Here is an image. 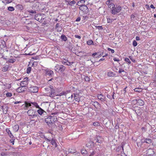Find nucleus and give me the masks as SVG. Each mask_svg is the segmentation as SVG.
I'll return each instance as SVG.
<instances>
[{
    "label": "nucleus",
    "instance_id": "nucleus-1",
    "mask_svg": "<svg viewBox=\"0 0 156 156\" xmlns=\"http://www.w3.org/2000/svg\"><path fill=\"white\" fill-rule=\"evenodd\" d=\"M114 1V0H108V6L111 9L112 14H115L120 11L122 8L119 6H117L116 5L115 7V6L113 3Z\"/></svg>",
    "mask_w": 156,
    "mask_h": 156
},
{
    "label": "nucleus",
    "instance_id": "nucleus-2",
    "mask_svg": "<svg viewBox=\"0 0 156 156\" xmlns=\"http://www.w3.org/2000/svg\"><path fill=\"white\" fill-rule=\"evenodd\" d=\"M66 68L63 65H62L57 64L55 67V70L58 73H62L66 70Z\"/></svg>",
    "mask_w": 156,
    "mask_h": 156
},
{
    "label": "nucleus",
    "instance_id": "nucleus-3",
    "mask_svg": "<svg viewBox=\"0 0 156 156\" xmlns=\"http://www.w3.org/2000/svg\"><path fill=\"white\" fill-rule=\"evenodd\" d=\"M27 114L29 116H32L33 117L37 116L38 115L36 110L32 109L29 110L27 112Z\"/></svg>",
    "mask_w": 156,
    "mask_h": 156
},
{
    "label": "nucleus",
    "instance_id": "nucleus-4",
    "mask_svg": "<svg viewBox=\"0 0 156 156\" xmlns=\"http://www.w3.org/2000/svg\"><path fill=\"white\" fill-rule=\"evenodd\" d=\"M38 88L36 86H31L28 89V91L32 93H36L37 92Z\"/></svg>",
    "mask_w": 156,
    "mask_h": 156
},
{
    "label": "nucleus",
    "instance_id": "nucleus-5",
    "mask_svg": "<svg viewBox=\"0 0 156 156\" xmlns=\"http://www.w3.org/2000/svg\"><path fill=\"white\" fill-rule=\"evenodd\" d=\"M80 9L85 14H87L89 12V9L85 5L80 6Z\"/></svg>",
    "mask_w": 156,
    "mask_h": 156
},
{
    "label": "nucleus",
    "instance_id": "nucleus-6",
    "mask_svg": "<svg viewBox=\"0 0 156 156\" xmlns=\"http://www.w3.org/2000/svg\"><path fill=\"white\" fill-rule=\"evenodd\" d=\"M133 103L137 104V105L143 106L144 104V101L141 99H135L132 101Z\"/></svg>",
    "mask_w": 156,
    "mask_h": 156
},
{
    "label": "nucleus",
    "instance_id": "nucleus-7",
    "mask_svg": "<svg viewBox=\"0 0 156 156\" xmlns=\"http://www.w3.org/2000/svg\"><path fill=\"white\" fill-rule=\"evenodd\" d=\"M45 121L49 126H51L53 124L52 122L51 116H49L48 118H46L45 119Z\"/></svg>",
    "mask_w": 156,
    "mask_h": 156
},
{
    "label": "nucleus",
    "instance_id": "nucleus-8",
    "mask_svg": "<svg viewBox=\"0 0 156 156\" xmlns=\"http://www.w3.org/2000/svg\"><path fill=\"white\" fill-rule=\"evenodd\" d=\"M45 72V75L50 77H52L54 75L53 72L50 69H44Z\"/></svg>",
    "mask_w": 156,
    "mask_h": 156
},
{
    "label": "nucleus",
    "instance_id": "nucleus-9",
    "mask_svg": "<svg viewBox=\"0 0 156 156\" xmlns=\"http://www.w3.org/2000/svg\"><path fill=\"white\" fill-rule=\"evenodd\" d=\"M49 88L50 90L51 93L50 94V97H53L56 94V93L55 91V90L53 88V87L51 86L50 85Z\"/></svg>",
    "mask_w": 156,
    "mask_h": 156
},
{
    "label": "nucleus",
    "instance_id": "nucleus-10",
    "mask_svg": "<svg viewBox=\"0 0 156 156\" xmlns=\"http://www.w3.org/2000/svg\"><path fill=\"white\" fill-rule=\"evenodd\" d=\"M35 19L40 22L42 23L43 22L42 17L40 14H36L35 16Z\"/></svg>",
    "mask_w": 156,
    "mask_h": 156
},
{
    "label": "nucleus",
    "instance_id": "nucleus-11",
    "mask_svg": "<svg viewBox=\"0 0 156 156\" xmlns=\"http://www.w3.org/2000/svg\"><path fill=\"white\" fill-rule=\"evenodd\" d=\"M1 108L3 110V113L5 114L7 113L8 109L9 108V107L5 105L2 106Z\"/></svg>",
    "mask_w": 156,
    "mask_h": 156
},
{
    "label": "nucleus",
    "instance_id": "nucleus-12",
    "mask_svg": "<svg viewBox=\"0 0 156 156\" xmlns=\"http://www.w3.org/2000/svg\"><path fill=\"white\" fill-rule=\"evenodd\" d=\"M31 102L30 101H25V107L24 109H27L31 105Z\"/></svg>",
    "mask_w": 156,
    "mask_h": 156
},
{
    "label": "nucleus",
    "instance_id": "nucleus-13",
    "mask_svg": "<svg viewBox=\"0 0 156 156\" xmlns=\"http://www.w3.org/2000/svg\"><path fill=\"white\" fill-rule=\"evenodd\" d=\"M94 140H95L98 143H101L102 140V138L99 136H96L94 138Z\"/></svg>",
    "mask_w": 156,
    "mask_h": 156
},
{
    "label": "nucleus",
    "instance_id": "nucleus-14",
    "mask_svg": "<svg viewBox=\"0 0 156 156\" xmlns=\"http://www.w3.org/2000/svg\"><path fill=\"white\" fill-rule=\"evenodd\" d=\"M39 109L37 110V112L38 114L40 115H42L43 113L44 112L46 113V112L42 108H41L40 107L39 108H38Z\"/></svg>",
    "mask_w": 156,
    "mask_h": 156
},
{
    "label": "nucleus",
    "instance_id": "nucleus-15",
    "mask_svg": "<svg viewBox=\"0 0 156 156\" xmlns=\"http://www.w3.org/2000/svg\"><path fill=\"white\" fill-rule=\"evenodd\" d=\"M9 66L8 65H4L2 69V71L3 72H6L7 71L9 70Z\"/></svg>",
    "mask_w": 156,
    "mask_h": 156
},
{
    "label": "nucleus",
    "instance_id": "nucleus-16",
    "mask_svg": "<svg viewBox=\"0 0 156 156\" xmlns=\"http://www.w3.org/2000/svg\"><path fill=\"white\" fill-rule=\"evenodd\" d=\"M50 143L53 146H55V147H57V144L55 140L54 139L52 138L51 140V142H50Z\"/></svg>",
    "mask_w": 156,
    "mask_h": 156
},
{
    "label": "nucleus",
    "instance_id": "nucleus-17",
    "mask_svg": "<svg viewBox=\"0 0 156 156\" xmlns=\"http://www.w3.org/2000/svg\"><path fill=\"white\" fill-rule=\"evenodd\" d=\"M98 98L99 99H100L101 101H105V97L104 96L102 95L101 94L98 95Z\"/></svg>",
    "mask_w": 156,
    "mask_h": 156
},
{
    "label": "nucleus",
    "instance_id": "nucleus-18",
    "mask_svg": "<svg viewBox=\"0 0 156 156\" xmlns=\"http://www.w3.org/2000/svg\"><path fill=\"white\" fill-rule=\"evenodd\" d=\"M73 98H74V100H75V101L79 102L80 100V98H79V95L76 94H74V96H73Z\"/></svg>",
    "mask_w": 156,
    "mask_h": 156
},
{
    "label": "nucleus",
    "instance_id": "nucleus-19",
    "mask_svg": "<svg viewBox=\"0 0 156 156\" xmlns=\"http://www.w3.org/2000/svg\"><path fill=\"white\" fill-rule=\"evenodd\" d=\"M22 87L21 86L18 87L16 90L17 92L18 93H22L25 91L24 89H23V87Z\"/></svg>",
    "mask_w": 156,
    "mask_h": 156
},
{
    "label": "nucleus",
    "instance_id": "nucleus-20",
    "mask_svg": "<svg viewBox=\"0 0 156 156\" xmlns=\"http://www.w3.org/2000/svg\"><path fill=\"white\" fill-rule=\"evenodd\" d=\"M28 84V83L27 82V81L26 80H23L20 83V86H21L22 87H25L26 85H27Z\"/></svg>",
    "mask_w": 156,
    "mask_h": 156
},
{
    "label": "nucleus",
    "instance_id": "nucleus-21",
    "mask_svg": "<svg viewBox=\"0 0 156 156\" xmlns=\"http://www.w3.org/2000/svg\"><path fill=\"white\" fill-rule=\"evenodd\" d=\"M6 131L8 133L9 136L11 138H12L13 137V136L12 135L9 129H6Z\"/></svg>",
    "mask_w": 156,
    "mask_h": 156
},
{
    "label": "nucleus",
    "instance_id": "nucleus-22",
    "mask_svg": "<svg viewBox=\"0 0 156 156\" xmlns=\"http://www.w3.org/2000/svg\"><path fill=\"white\" fill-rule=\"evenodd\" d=\"M85 2V1L84 0H80L77 2V5L80 6L83 5V4Z\"/></svg>",
    "mask_w": 156,
    "mask_h": 156
},
{
    "label": "nucleus",
    "instance_id": "nucleus-23",
    "mask_svg": "<svg viewBox=\"0 0 156 156\" xmlns=\"http://www.w3.org/2000/svg\"><path fill=\"white\" fill-rule=\"evenodd\" d=\"M92 56L94 58H97L101 56V54L99 53H94L92 54Z\"/></svg>",
    "mask_w": 156,
    "mask_h": 156
},
{
    "label": "nucleus",
    "instance_id": "nucleus-24",
    "mask_svg": "<svg viewBox=\"0 0 156 156\" xmlns=\"http://www.w3.org/2000/svg\"><path fill=\"white\" fill-rule=\"evenodd\" d=\"M91 103L96 108H98V106L99 105L98 103L96 101H92Z\"/></svg>",
    "mask_w": 156,
    "mask_h": 156
},
{
    "label": "nucleus",
    "instance_id": "nucleus-25",
    "mask_svg": "<svg viewBox=\"0 0 156 156\" xmlns=\"http://www.w3.org/2000/svg\"><path fill=\"white\" fill-rule=\"evenodd\" d=\"M51 118L52 119V122L53 124H54V122L57 121V118L56 116H51Z\"/></svg>",
    "mask_w": 156,
    "mask_h": 156
},
{
    "label": "nucleus",
    "instance_id": "nucleus-26",
    "mask_svg": "<svg viewBox=\"0 0 156 156\" xmlns=\"http://www.w3.org/2000/svg\"><path fill=\"white\" fill-rule=\"evenodd\" d=\"M119 148L122 149V151H121V156H125L126 155L125 154L124 152V149L123 146H122L120 147H119Z\"/></svg>",
    "mask_w": 156,
    "mask_h": 156
},
{
    "label": "nucleus",
    "instance_id": "nucleus-27",
    "mask_svg": "<svg viewBox=\"0 0 156 156\" xmlns=\"http://www.w3.org/2000/svg\"><path fill=\"white\" fill-rule=\"evenodd\" d=\"M61 39L64 41H66L67 40V37L65 35L62 34L61 36Z\"/></svg>",
    "mask_w": 156,
    "mask_h": 156
},
{
    "label": "nucleus",
    "instance_id": "nucleus-28",
    "mask_svg": "<svg viewBox=\"0 0 156 156\" xmlns=\"http://www.w3.org/2000/svg\"><path fill=\"white\" fill-rule=\"evenodd\" d=\"M19 126L18 125H15L13 127L14 130L16 132L19 129Z\"/></svg>",
    "mask_w": 156,
    "mask_h": 156
},
{
    "label": "nucleus",
    "instance_id": "nucleus-29",
    "mask_svg": "<svg viewBox=\"0 0 156 156\" xmlns=\"http://www.w3.org/2000/svg\"><path fill=\"white\" fill-rule=\"evenodd\" d=\"M144 142L148 144H151L152 142V140L151 139L146 138L144 140Z\"/></svg>",
    "mask_w": 156,
    "mask_h": 156
},
{
    "label": "nucleus",
    "instance_id": "nucleus-30",
    "mask_svg": "<svg viewBox=\"0 0 156 156\" xmlns=\"http://www.w3.org/2000/svg\"><path fill=\"white\" fill-rule=\"evenodd\" d=\"M12 1V0H4L2 2L5 4H6L11 3Z\"/></svg>",
    "mask_w": 156,
    "mask_h": 156
},
{
    "label": "nucleus",
    "instance_id": "nucleus-31",
    "mask_svg": "<svg viewBox=\"0 0 156 156\" xmlns=\"http://www.w3.org/2000/svg\"><path fill=\"white\" fill-rule=\"evenodd\" d=\"M55 150L57 151L60 152L62 149V148L60 146H58L56 147H55Z\"/></svg>",
    "mask_w": 156,
    "mask_h": 156
},
{
    "label": "nucleus",
    "instance_id": "nucleus-32",
    "mask_svg": "<svg viewBox=\"0 0 156 156\" xmlns=\"http://www.w3.org/2000/svg\"><path fill=\"white\" fill-rule=\"evenodd\" d=\"M62 104L60 102L56 103L55 104V107H57L58 108H60Z\"/></svg>",
    "mask_w": 156,
    "mask_h": 156
},
{
    "label": "nucleus",
    "instance_id": "nucleus-33",
    "mask_svg": "<svg viewBox=\"0 0 156 156\" xmlns=\"http://www.w3.org/2000/svg\"><path fill=\"white\" fill-rule=\"evenodd\" d=\"M32 105H34L36 108H39L40 107L38 105V104L36 102H31Z\"/></svg>",
    "mask_w": 156,
    "mask_h": 156
},
{
    "label": "nucleus",
    "instance_id": "nucleus-34",
    "mask_svg": "<svg viewBox=\"0 0 156 156\" xmlns=\"http://www.w3.org/2000/svg\"><path fill=\"white\" fill-rule=\"evenodd\" d=\"M7 10L9 11H12L15 10L14 8L12 6H9L7 8Z\"/></svg>",
    "mask_w": 156,
    "mask_h": 156
},
{
    "label": "nucleus",
    "instance_id": "nucleus-35",
    "mask_svg": "<svg viewBox=\"0 0 156 156\" xmlns=\"http://www.w3.org/2000/svg\"><path fill=\"white\" fill-rule=\"evenodd\" d=\"M16 7L18 9H20V10H22L23 9V7L22 5L20 4H18L16 6Z\"/></svg>",
    "mask_w": 156,
    "mask_h": 156
},
{
    "label": "nucleus",
    "instance_id": "nucleus-36",
    "mask_svg": "<svg viewBox=\"0 0 156 156\" xmlns=\"http://www.w3.org/2000/svg\"><path fill=\"white\" fill-rule=\"evenodd\" d=\"M28 12H29L30 15H33V14H35L36 13L35 11L33 10H29Z\"/></svg>",
    "mask_w": 156,
    "mask_h": 156
},
{
    "label": "nucleus",
    "instance_id": "nucleus-37",
    "mask_svg": "<svg viewBox=\"0 0 156 156\" xmlns=\"http://www.w3.org/2000/svg\"><path fill=\"white\" fill-rule=\"evenodd\" d=\"M61 62L62 64H63L64 65H66L67 62H68V60L66 59H64L62 60Z\"/></svg>",
    "mask_w": 156,
    "mask_h": 156
},
{
    "label": "nucleus",
    "instance_id": "nucleus-38",
    "mask_svg": "<svg viewBox=\"0 0 156 156\" xmlns=\"http://www.w3.org/2000/svg\"><path fill=\"white\" fill-rule=\"evenodd\" d=\"M31 67H28L26 70L27 73L28 74L30 73L31 70Z\"/></svg>",
    "mask_w": 156,
    "mask_h": 156
},
{
    "label": "nucleus",
    "instance_id": "nucleus-39",
    "mask_svg": "<svg viewBox=\"0 0 156 156\" xmlns=\"http://www.w3.org/2000/svg\"><path fill=\"white\" fill-rule=\"evenodd\" d=\"M16 61L15 59H10L8 61V62L9 63H13Z\"/></svg>",
    "mask_w": 156,
    "mask_h": 156
},
{
    "label": "nucleus",
    "instance_id": "nucleus-40",
    "mask_svg": "<svg viewBox=\"0 0 156 156\" xmlns=\"http://www.w3.org/2000/svg\"><path fill=\"white\" fill-rule=\"evenodd\" d=\"M125 62H128V64H130L131 63L130 60L127 58H125Z\"/></svg>",
    "mask_w": 156,
    "mask_h": 156
},
{
    "label": "nucleus",
    "instance_id": "nucleus-41",
    "mask_svg": "<svg viewBox=\"0 0 156 156\" xmlns=\"http://www.w3.org/2000/svg\"><path fill=\"white\" fill-rule=\"evenodd\" d=\"M81 153L82 154H87V151L84 149H82L81 150Z\"/></svg>",
    "mask_w": 156,
    "mask_h": 156
},
{
    "label": "nucleus",
    "instance_id": "nucleus-42",
    "mask_svg": "<svg viewBox=\"0 0 156 156\" xmlns=\"http://www.w3.org/2000/svg\"><path fill=\"white\" fill-rule=\"evenodd\" d=\"M134 90L135 91L137 92H140L141 91V88H135Z\"/></svg>",
    "mask_w": 156,
    "mask_h": 156
},
{
    "label": "nucleus",
    "instance_id": "nucleus-43",
    "mask_svg": "<svg viewBox=\"0 0 156 156\" xmlns=\"http://www.w3.org/2000/svg\"><path fill=\"white\" fill-rule=\"evenodd\" d=\"M114 75V74L112 72H108V76H112Z\"/></svg>",
    "mask_w": 156,
    "mask_h": 156
},
{
    "label": "nucleus",
    "instance_id": "nucleus-44",
    "mask_svg": "<svg viewBox=\"0 0 156 156\" xmlns=\"http://www.w3.org/2000/svg\"><path fill=\"white\" fill-rule=\"evenodd\" d=\"M93 41L91 40H89L87 42V44L89 45L93 44Z\"/></svg>",
    "mask_w": 156,
    "mask_h": 156
},
{
    "label": "nucleus",
    "instance_id": "nucleus-45",
    "mask_svg": "<svg viewBox=\"0 0 156 156\" xmlns=\"http://www.w3.org/2000/svg\"><path fill=\"white\" fill-rule=\"evenodd\" d=\"M75 3L76 2L74 0H73L69 2V5L72 6L75 4Z\"/></svg>",
    "mask_w": 156,
    "mask_h": 156
},
{
    "label": "nucleus",
    "instance_id": "nucleus-46",
    "mask_svg": "<svg viewBox=\"0 0 156 156\" xmlns=\"http://www.w3.org/2000/svg\"><path fill=\"white\" fill-rule=\"evenodd\" d=\"M6 96L7 97H10L12 96V94L10 92H7L6 94Z\"/></svg>",
    "mask_w": 156,
    "mask_h": 156
},
{
    "label": "nucleus",
    "instance_id": "nucleus-47",
    "mask_svg": "<svg viewBox=\"0 0 156 156\" xmlns=\"http://www.w3.org/2000/svg\"><path fill=\"white\" fill-rule=\"evenodd\" d=\"M73 94H71V97H69L68 98V99L69 100V101H71L72 100H73Z\"/></svg>",
    "mask_w": 156,
    "mask_h": 156
},
{
    "label": "nucleus",
    "instance_id": "nucleus-48",
    "mask_svg": "<svg viewBox=\"0 0 156 156\" xmlns=\"http://www.w3.org/2000/svg\"><path fill=\"white\" fill-rule=\"evenodd\" d=\"M84 78L86 81L89 82L90 81V78L87 76H85Z\"/></svg>",
    "mask_w": 156,
    "mask_h": 156
},
{
    "label": "nucleus",
    "instance_id": "nucleus-49",
    "mask_svg": "<svg viewBox=\"0 0 156 156\" xmlns=\"http://www.w3.org/2000/svg\"><path fill=\"white\" fill-rule=\"evenodd\" d=\"M2 48H4L6 47V44L5 41H2Z\"/></svg>",
    "mask_w": 156,
    "mask_h": 156
},
{
    "label": "nucleus",
    "instance_id": "nucleus-50",
    "mask_svg": "<svg viewBox=\"0 0 156 156\" xmlns=\"http://www.w3.org/2000/svg\"><path fill=\"white\" fill-rule=\"evenodd\" d=\"M133 45L134 47L136 46L137 45V42L135 41H133Z\"/></svg>",
    "mask_w": 156,
    "mask_h": 156
},
{
    "label": "nucleus",
    "instance_id": "nucleus-51",
    "mask_svg": "<svg viewBox=\"0 0 156 156\" xmlns=\"http://www.w3.org/2000/svg\"><path fill=\"white\" fill-rule=\"evenodd\" d=\"M73 63V62H70L68 61V62H67V63H66V65L68 66H70L72 65Z\"/></svg>",
    "mask_w": 156,
    "mask_h": 156
},
{
    "label": "nucleus",
    "instance_id": "nucleus-52",
    "mask_svg": "<svg viewBox=\"0 0 156 156\" xmlns=\"http://www.w3.org/2000/svg\"><path fill=\"white\" fill-rule=\"evenodd\" d=\"M108 51H109L112 53H114L115 52L114 49H112L110 48H108Z\"/></svg>",
    "mask_w": 156,
    "mask_h": 156
},
{
    "label": "nucleus",
    "instance_id": "nucleus-53",
    "mask_svg": "<svg viewBox=\"0 0 156 156\" xmlns=\"http://www.w3.org/2000/svg\"><path fill=\"white\" fill-rule=\"evenodd\" d=\"M95 27L99 30H101L103 29V28L101 26H95Z\"/></svg>",
    "mask_w": 156,
    "mask_h": 156
},
{
    "label": "nucleus",
    "instance_id": "nucleus-54",
    "mask_svg": "<svg viewBox=\"0 0 156 156\" xmlns=\"http://www.w3.org/2000/svg\"><path fill=\"white\" fill-rule=\"evenodd\" d=\"M26 2H33L35 1V0H25Z\"/></svg>",
    "mask_w": 156,
    "mask_h": 156
},
{
    "label": "nucleus",
    "instance_id": "nucleus-55",
    "mask_svg": "<svg viewBox=\"0 0 156 156\" xmlns=\"http://www.w3.org/2000/svg\"><path fill=\"white\" fill-rule=\"evenodd\" d=\"M99 124L98 122H95L93 123V125L95 126H98Z\"/></svg>",
    "mask_w": 156,
    "mask_h": 156
},
{
    "label": "nucleus",
    "instance_id": "nucleus-56",
    "mask_svg": "<svg viewBox=\"0 0 156 156\" xmlns=\"http://www.w3.org/2000/svg\"><path fill=\"white\" fill-rule=\"evenodd\" d=\"M113 60L114 61L119 62V58H113Z\"/></svg>",
    "mask_w": 156,
    "mask_h": 156
},
{
    "label": "nucleus",
    "instance_id": "nucleus-57",
    "mask_svg": "<svg viewBox=\"0 0 156 156\" xmlns=\"http://www.w3.org/2000/svg\"><path fill=\"white\" fill-rule=\"evenodd\" d=\"M14 140H15V139H11L10 140V142L11 143H12V145H14Z\"/></svg>",
    "mask_w": 156,
    "mask_h": 156
},
{
    "label": "nucleus",
    "instance_id": "nucleus-58",
    "mask_svg": "<svg viewBox=\"0 0 156 156\" xmlns=\"http://www.w3.org/2000/svg\"><path fill=\"white\" fill-rule=\"evenodd\" d=\"M129 58L133 62H136V60L135 59H132V57L131 56H129Z\"/></svg>",
    "mask_w": 156,
    "mask_h": 156
},
{
    "label": "nucleus",
    "instance_id": "nucleus-59",
    "mask_svg": "<svg viewBox=\"0 0 156 156\" xmlns=\"http://www.w3.org/2000/svg\"><path fill=\"white\" fill-rule=\"evenodd\" d=\"M142 131L143 132H144L146 131L147 129L145 127H142L141 128Z\"/></svg>",
    "mask_w": 156,
    "mask_h": 156
},
{
    "label": "nucleus",
    "instance_id": "nucleus-60",
    "mask_svg": "<svg viewBox=\"0 0 156 156\" xmlns=\"http://www.w3.org/2000/svg\"><path fill=\"white\" fill-rule=\"evenodd\" d=\"M60 28V29L61 30V27H60L59 24L58 23H57L55 26V28Z\"/></svg>",
    "mask_w": 156,
    "mask_h": 156
},
{
    "label": "nucleus",
    "instance_id": "nucleus-61",
    "mask_svg": "<svg viewBox=\"0 0 156 156\" xmlns=\"http://www.w3.org/2000/svg\"><path fill=\"white\" fill-rule=\"evenodd\" d=\"M72 150L70 149H69L68 150V152H69V153H74L75 152L73 151H72Z\"/></svg>",
    "mask_w": 156,
    "mask_h": 156
},
{
    "label": "nucleus",
    "instance_id": "nucleus-62",
    "mask_svg": "<svg viewBox=\"0 0 156 156\" xmlns=\"http://www.w3.org/2000/svg\"><path fill=\"white\" fill-rule=\"evenodd\" d=\"M91 144H94V142L92 141L89 142L87 144V146H87H90L91 145Z\"/></svg>",
    "mask_w": 156,
    "mask_h": 156
},
{
    "label": "nucleus",
    "instance_id": "nucleus-63",
    "mask_svg": "<svg viewBox=\"0 0 156 156\" xmlns=\"http://www.w3.org/2000/svg\"><path fill=\"white\" fill-rule=\"evenodd\" d=\"M95 151H93L90 154L89 156H93L95 154Z\"/></svg>",
    "mask_w": 156,
    "mask_h": 156
},
{
    "label": "nucleus",
    "instance_id": "nucleus-64",
    "mask_svg": "<svg viewBox=\"0 0 156 156\" xmlns=\"http://www.w3.org/2000/svg\"><path fill=\"white\" fill-rule=\"evenodd\" d=\"M1 155L2 156H6L7 154L4 152H2L1 153Z\"/></svg>",
    "mask_w": 156,
    "mask_h": 156
}]
</instances>
